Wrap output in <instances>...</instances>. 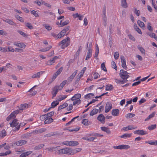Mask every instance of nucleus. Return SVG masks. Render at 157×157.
Segmentation results:
<instances>
[{
  "label": "nucleus",
  "instance_id": "obj_1",
  "mask_svg": "<svg viewBox=\"0 0 157 157\" xmlns=\"http://www.w3.org/2000/svg\"><path fill=\"white\" fill-rule=\"evenodd\" d=\"M73 148H64L58 150L57 152L59 154H67L68 155H73L82 150L81 148H76L73 149Z\"/></svg>",
  "mask_w": 157,
  "mask_h": 157
},
{
  "label": "nucleus",
  "instance_id": "obj_2",
  "mask_svg": "<svg viewBox=\"0 0 157 157\" xmlns=\"http://www.w3.org/2000/svg\"><path fill=\"white\" fill-rule=\"evenodd\" d=\"M70 39L69 37H67L66 38L64 39L60 42L61 44H62L61 48L64 49L68 46L70 44Z\"/></svg>",
  "mask_w": 157,
  "mask_h": 157
},
{
  "label": "nucleus",
  "instance_id": "obj_3",
  "mask_svg": "<svg viewBox=\"0 0 157 157\" xmlns=\"http://www.w3.org/2000/svg\"><path fill=\"white\" fill-rule=\"evenodd\" d=\"M128 73L126 71L121 69L120 70L119 75L121 78L123 80L127 79L129 77Z\"/></svg>",
  "mask_w": 157,
  "mask_h": 157
},
{
  "label": "nucleus",
  "instance_id": "obj_4",
  "mask_svg": "<svg viewBox=\"0 0 157 157\" xmlns=\"http://www.w3.org/2000/svg\"><path fill=\"white\" fill-rule=\"evenodd\" d=\"M59 90H60L58 85L52 88L51 91V93L52 95V98L56 96Z\"/></svg>",
  "mask_w": 157,
  "mask_h": 157
},
{
  "label": "nucleus",
  "instance_id": "obj_5",
  "mask_svg": "<svg viewBox=\"0 0 157 157\" xmlns=\"http://www.w3.org/2000/svg\"><path fill=\"white\" fill-rule=\"evenodd\" d=\"M121 66L125 70H127V67L126 66V60L124 57L123 56H121Z\"/></svg>",
  "mask_w": 157,
  "mask_h": 157
},
{
  "label": "nucleus",
  "instance_id": "obj_6",
  "mask_svg": "<svg viewBox=\"0 0 157 157\" xmlns=\"http://www.w3.org/2000/svg\"><path fill=\"white\" fill-rule=\"evenodd\" d=\"M135 134H137L140 135H144L147 134V132L143 130H138L134 132Z\"/></svg>",
  "mask_w": 157,
  "mask_h": 157
},
{
  "label": "nucleus",
  "instance_id": "obj_7",
  "mask_svg": "<svg viewBox=\"0 0 157 157\" xmlns=\"http://www.w3.org/2000/svg\"><path fill=\"white\" fill-rule=\"evenodd\" d=\"M112 108V105L111 103L110 102H107L105 107V112L106 113L108 112Z\"/></svg>",
  "mask_w": 157,
  "mask_h": 157
},
{
  "label": "nucleus",
  "instance_id": "obj_8",
  "mask_svg": "<svg viewBox=\"0 0 157 157\" xmlns=\"http://www.w3.org/2000/svg\"><path fill=\"white\" fill-rule=\"evenodd\" d=\"M97 120L102 123H104L105 120V117L103 114H99L97 117Z\"/></svg>",
  "mask_w": 157,
  "mask_h": 157
},
{
  "label": "nucleus",
  "instance_id": "obj_9",
  "mask_svg": "<svg viewBox=\"0 0 157 157\" xmlns=\"http://www.w3.org/2000/svg\"><path fill=\"white\" fill-rule=\"evenodd\" d=\"M46 129L45 128H41L38 130H36L32 132L33 133L40 134L45 132Z\"/></svg>",
  "mask_w": 157,
  "mask_h": 157
},
{
  "label": "nucleus",
  "instance_id": "obj_10",
  "mask_svg": "<svg viewBox=\"0 0 157 157\" xmlns=\"http://www.w3.org/2000/svg\"><path fill=\"white\" fill-rule=\"evenodd\" d=\"M45 119L46 120L44 121L45 124H49L53 121V119L51 117H43L40 119Z\"/></svg>",
  "mask_w": 157,
  "mask_h": 157
},
{
  "label": "nucleus",
  "instance_id": "obj_11",
  "mask_svg": "<svg viewBox=\"0 0 157 157\" xmlns=\"http://www.w3.org/2000/svg\"><path fill=\"white\" fill-rule=\"evenodd\" d=\"M26 142L27 141L25 140H20L16 142L15 143H14V145L15 146V144L18 146H21L25 144Z\"/></svg>",
  "mask_w": 157,
  "mask_h": 157
},
{
  "label": "nucleus",
  "instance_id": "obj_12",
  "mask_svg": "<svg viewBox=\"0 0 157 157\" xmlns=\"http://www.w3.org/2000/svg\"><path fill=\"white\" fill-rule=\"evenodd\" d=\"M54 114V112L53 111L51 112L48 113L47 114H44L40 116V118L41 119L43 117H51L53 116Z\"/></svg>",
  "mask_w": 157,
  "mask_h": 157
},
{
  "label": "nucleus",
  "instance_id": "obj_13",
  "mask_svg": "<svg viewBox=\"0 0 157 157\" xmlns=\"http://www.w3.org/2000/svg\"><path fill=\"white\" fill-rule=\"evenodd\" d=\"M77 71H78L77 70H76L67 79L68 82H71L72 81L74 78L75 77V76L77 74Z\"/></svg>",
  "mask_w": 157,
  "mask_h": 157
},
{
  "label": "nucleus",
  "instance_id": "obj_14",
  "mask_svg": "<svg viewBox=\"0 0 157 157\" xmlns=\"http://www.w3.org/2000/svg\"><path fill=\"white\" fill-rule=\"evenodd\" d=\"M2 20L6 23H7L10 25H16V24L13 22L11 20L9 19H2Z\"/></svg>",
  "mask_w": 157,
  "mask_h": 157
},
{
  "label": "nucleus",
  "instance_id": "obj_15",
  "mask_svg": "<svg viewBox=\"0 0 157 157\" xmlns=\"http://www.w3.org/2000/svg\"><path fill=\"white\" fill-rule=\"evenodd\" d=\"M44 73V71H41L38 72L36 74H34L32 76L33 78H39L40 77V75H42Z\"/></svg>",
  "mask_w": 157,
  "mask_h": 157
},
{
  "label": "nucleus",
  "instance_id": "obj_16",
  "mask_svg": "<svg viewBox=\"0 0 157 157\" xmlns=\"http://www.w3.org/2000/svg\"><path fill=\"white\" fill-rule=\"evenodd\" d=\"M101 130L109 134L111 133V132L109 130V129L105 127H101Z\"/></svg>",
  "mask_w": 157,
  "mask_h": 157
},
{
  "label": "nucleus",
  "instance_id": "obj_17",
  "mask_svg": "<svg viewBox=\"0 0 157 157\" xmlns=\"http://www.w3.org/2000/svg\"><path fill=\"white\" fill-rule=\"evenodd\" d=\"M10 126L12 127H15L17 126L18 124V123L17 122V120L16 119L13 120L12 122L10 123Z\"/></svg>",
  "mask_w": 157,
  "mask_h": 157
},
{
  "label": "nucleus",
  "instance_id": "obj_18",
  "mask_svg": "<svg viewBox=\"0 0 157 157\" xmlns=\"http://www.w3.org/2000/svg\"><path fill=\"white\" fill-rule=\"evenodd\" d=\"M32 151H29L26 152L22 153L20 156V157H26L31 153Z\"/></svg>",
  "mask_w": 157,
  "mask_h": 157
},
{
  "label": "nucleus",
  "instance_id": "obj_19",
  "mask_svg": "<svg viewBox=\"0 0 157 157\" xmlns=\"http://www.w3.org/2000/svg\"><path fill=\"white\" fill-rule=\"evenodd\" d=\"M92 56V50H90V49H88V52L87 56L85 59L86 60H87L90 58Z\"/></svg>",
  "mask_w": 157,
  "mask_h": 157
},
{
  "label": "nucleus",
  "instance_id": "obj_20",
  "mask_svg": "<svg viewBox=\"0 0 157 157\" xmlns=\"http://www.w3.org/2000/svg\"><path fill=\"white\" fill-rule=\"evenodd\" d=\"M66 32L63 29L58 35V38H60L62 37L63 36L65 35Z\"/></svg>",
  "mask_w": 157,
  "mask_h": 157
},
{
  "label": "nucleus",
  "instance_id": "obj_21",
  "mask_svg": "<svg viewBox=\"0 0 157 157\" xmlns=\"http://www.w3.org/2000/svg\"><path fill=\"white\" fill-rule=\"evenodd\" d=\"M119 113V110L118 109H114L112 110V114L114 116H117Z\"/></svg>",
  "mask_w": 157,
  "mask_h": 157
},
{
  "label": "nucleus",
  "instance_id": "obj_22",
  "mask_svg": "<svg viewBox=\"0 0 157 157\" xmlns=\"http://www.w3.org/2000/svg\"><path fill=\"white\" fill-rule=\"evenodd\" d=\"M82 123L83 124L86 126H88L91 124V122L90 121H89L87 119H84L83 120Z\"/></svg>",
  "mask_w": 157,
  "mask_h": 157
},
{
  "label": "nucleus",
  "instance_id": "obj_23",
  "mask_svg": "<svg viewBox=\"0 0 157 157\" xmlns=\"http://www.w3.org/2000/svg\"><path fill=\"white\" fill-rule=\"evenodd\" d=\"M68 106V104L66 102L64 103L63 104L60 105L58 107V110L59 111L61 109L66 108Z\"/></svg>",
  "mask_w": 157,
  "mask_h": 157
},
{
  "label": "nucleus",
  "instance_id": "obj_24",
  "mask_svg": "<svg viewBox=\"0 0 157 157\" xmlns=\"http://www.w3.org/2000/svg\"><path fill=\"white\" fill-rule=\"evenodd\" d=\"M121 5L124 8H126L128 6L126 0H121Z\"/></svg>",
  "mask_w": 157,
  "mask_h": 157
},
{
  "label": "nucleus",
  "instance_id": "obj_25",
  "mask_svg": "<svg viewBox=\"0 0 157 157\" xmlns=\"http://www.w3.org/2000/svg\"><path fill=\"white\" fill-rule=\"evenodd\" d=\"M78 144V142L75 141H70V146L75 147Z\"/></svg>",
  "mask_w": 157,
  "mask_h": 157
},
{
  "label": "nucleus",
  "instance_id": "obj_26",
  "mask_svg": "<svg viewBox=\"0 0 157 157\" xmlns=\"http://www.w3.org/2000/svg\"><path fill=\"white\" fill-rule=\"evenodd\" d=\"M98 109H94L90 112V116H93L94 115L98 113Z\"/></svg>",
  "mask_w": 157,
  "mask_h": 157
},
{
  "label": "nucleus",
  "instance_id": "obj_27",
  "mask_svg": "<svg viewBox=\"0 0 157 157\" xmlns=\"http://www.w3.org/2000/svg\"><path fill=\"white\" fill-rule=\"evenodd\" d=\"M67 81L66 80H64L60 85L59 86H58V87L59 88V90H61L63 87L65 86L67 82Z\"/></svg>",
  "mask_w": 157,
  "mask_h": 157
},
{
  "label": "nucleus",
  "instance_id": "obj_28",
  "mask_svg": "<svg viewBox=\"0 0 157 157\" xmlns=\"http://www.w3.org/2000/svg\"><path fill=\"white\" fill-rule=\"evenodd\" d=\"M146 143H148L151 145H157V140L154 141L153 140H149L145 142Z\"/></svg>",
  "mask_w": 157,
  "mask_h": 157
},
{
  "label": "nucleus",
  "instance_id": "obj_29",
  "mask_svg": "<svg viewBox=\"0 0 157 157\" xmlns=\"http://www.w3.org/2000/svg\"><path fill=\"white\" fill-rule=\"evenodd\" d=\"M59 104V102L58 101L56 100L54 101L51 104V108H54Z\"/></svg>",
  "mask_w": 157,
  "mask_h": 157
},
{
  "label": "nucleus",
  "instance_id": "obj_30",
  "mask_svg": "<svg viewBox=\"0 0 157 157\" xmlns=\"http://www.w3.org/2000/svg\"><path fill=\"white\" fill-rule=\"evenodd\" d=\"M55 135H58V136H59V133H55V132H51L45 135L44 137H49Z\"/></svg>",
  "mask_w": 157,
  "mask_h": 157
},
{
  "label": "nucleus",
  "instance_id": "obj_31",
  "mask_svg": "<svg viewBox=\"0 0 157 157\" xmlns=\"http://www.w3.org/2000/svg\"><path fill=\"white\" fill-rule=\"evenodd\" d=\"M137 24L139 26L143 29H144L145 27L144 23L140 20L137 21Z\"/></svg>",
  "mask_w": 157,
  "mask_h": 157
},
{
  "label": "nucleus",
  "instance_id": "obj_32",
  "mask_svg": "<svg viewBox=\"0 0 157 157\" xmlns=\"http://www.w3.org/2000/svg\"><path fill=\"white\" fill-rule=\"evenodd\" d=\"M100 148H98L97 149H96L94 150L93 152L95 153H102L104 152L105 151L103 150L100 149Z\"/></svg>",
  "mask_w": 157,
  "mask_h": 157
},
{
  "label": "nucleus",
  "instance_id": "obj_33",
  "mask_svg": "<svg viewBox=\"0 0 157 157\" xmlns=\"http://www.w3.org/2000/svg\"><path fill=\"white\" fill-rule=\"evenodd\" d=\"M131 134L125 133L121 136L120 137L121 138H124L125 139L129 138L131 136Z\"/></svg>",
  "mask_w": 157,
  "mask_h": 157
},
{
  "label": "nucleus",
  "instance_id": "obj_34",
  "mask_svg": "<svg viewBox=\"0 0 157 157\" xmlns=\"http://www.w3.org/2000/svg\"><path fill=\"white\" fill-rule=\"evenodd\" d=\"M28 104H21L19 109L20 110H22L23 109L25 108L26 107H28Z\"/></svg>",
  "mask_w": 157,
  "mask_h": 157
},
{
  "label": "nucleus",
  "instance_id": "obj_35",
  "mask_svg": "<svg viewBox=\"0 0 157 157\" xmlns=\"http://www.w3.org/2000/svg\"><path fill=\"white\" fill-rule=\"evenodd\" d=\"M15 151L17 154H20L23 152L24 150H22L21 148H16Z\"/></svg>",
  "mask_w": 157,
  "mask_h": 157
},
{
  "label": "nucleus",
  "instance_id": "obj_36",
  "mask_svg": "<svg viewBox=\"0 0 157 157\" xmlns=\"http://www.w3.org/2000/svg\"><path fill=\"white\" fill-rule=\"evenodd\" d=\"M106 90H112L113 88V86L112 85H110L109 86L108 85H106Z\"/></svg>",
  "mask_w": 157,
  "mask_h": 157
},
{
  "label": "nucleus",
  "instance_id": "obj_37",
  "mask_svg": "<svg viewBox=\"0 0 157 157\" xmlns=\"http://www.w3.org/2000/svg\"><path fill=\"white\" fill-rule=\"evenodd\" d=\"M138 48L139 50L141 52L142 54L144 55L145 54V51L144 49L142 47L139 46H138Z\"/></svg>",
  "mask_w": 157,
  "mask_h": 157
},
{
  "label": "nucleus",
  "instance_id": "obj_38",
  "mask_svg": "<svg viewBox=\"0 0 157 157\" xmlns=\"http://www.w3.org/2000/svg\"><path fill=\"white\" fill-rule=\"evenodd\" d=\"M25 25L26 27H28L29 29H33V27L31 25V24L29 22L25 23Z\"/></svg>",
  "mask_w": 157,
  "mask_h": 157
},
{
  "label": "nucleus",
  "instance_id": "obj_39",
  "mask_svg": "<svg viewBox=\"0 0 157 157\" xmlns=\"http://www.w3.org/2000/svg\"><path fill=\"white\" fill-rule=\"evenodd\" d=\"M17 32L21 35H22L24 37H27V35L25 33L21 31L20 30H17Z\"/></svg>",
  "mask_w": 157,
  "mask_h": 157
},
{
  "label": "nucleus",
  "instance_id": "obj_40",
  "mask_svg": "<svg viewBox=\"0 0 157 157\" xmlns=\"http://www.w3.org/2000/svg\"><path fill=\"white\" fill-rule=\"evenodd\" d=\"M156 124H152L151 125L149 126L148 127V129L149 130H152L154 129H155L156 128Z\"/></svg>",
  "mask_w": 157,
  "mask_h": 157
},
{
  "label": "nucleus",
  "instance_id": "obj_41",
  "mask_svg": "<svg viewBox=\"0 0 157 157\" xmlns=\"http://www.w3.org/2000/svg\"><path fill=\"white\" fill-rule=\"evenodd\" d=\"M33 133H32V132L30 133L27 132L26 133L24 134L23 136L25 138H28L31 137V134Z\"/></svg>",
  "mask_w": 157,
  "mask_h": 157
},
{
  "label": "nucleus",
  "instance_id": "obj_42",
  "mask_svg": "<svg viewBox=\"0 0 157 157\" xmlns=\"http://www.w3.org/2000/svg\"><path fill=\"white\" fill-rule=\"evenodd\" d=\"M43 26L45 27L46 29L48 31H50L52 29V27L46 24H43Z\"/></svg>",
  "mask_w": 157,
  "mask_h": 157
},
{
  "label": "nucleus",
  "instance_id": "obj_43",
  "mask_svg": "<svg viewBox=\"0 0 157 157\" xmlns=\"http://www.w3.org/2000/svg\"><path fill=\"white\" fill-rule=\"evenodd\" d=\"M69 23V21L68 20H67L62 22L61 24V26H59V27H62L65 25H67Z\"/></svg>",
  "mask_w": 157,
  "mask_h": 157
},
{
  "label": "nucleus",
  "instance_id": "obj_44",
  "mask_svg": "<svg viewBox=\"0 0 157 157\" xmlns=\"http://www.w3.org/2000/svg\"><path fill=\"white\" fill-rule=\"evenodd\" d=\"M109 44L110 47L111 48L113 45L112 39L111 37V36L110 35L109 36Z\"/></svg>",
  "mask_w": 157,
  "mask_h": 157
},
{
  "label": "nucleus",
  "instance_id": "obj_45",
  "mask_svg": "<svg viewBox=\"0 0 157 157\" xmlns=\"http://www.w3.org/2000/svg\"><path fill=\"white\" fill-rule=\"evenodd\" d=\"M31 13L36 17H39V16L38 13H37L34 10H33L31 11Z\"/></svg>",
  "mask_w": 157,
  "mask_h": 157
},
{
  "label": "nucleus",
  "instance_id": "obj_46",
  "mask_svg": "<svg viewBox=\"0 0 157 157\" xmlns=\"http://www.w3.org/2000/svg\"><path fill=\"white\" fill-rule=\"evenodd\" d=\"M101 69L105 71H107V69L105 66L104 63H102L101 64Z\"/></svg>",
  "mask_w": 157,
  "mask_h": 157
},
{
  "label": "nucleus",
  "instance_id": "obj_47",
  "mask_svg": "<svg viewBox=\"0 0 157 157\" xmlns=\"http://www.w3.org/2000/svg\"><path fill=\"white\" fill-rule=\"evenodd\" d=\"M67 95H63L62 96L61 95H60L59 96V98L58 99V101H60L62 100L65 99L67 98Z\"/></svg>",
  "mask_w": 157,
  "mask_h": 157
},
{
  "label": "nucleus",
  "instance_id": "obj_48",
  "mask_svg": "<svg viewBox=\"0 0 157 157\" xmlns=\"http://www.w3.org/2000/svg\"><path fill=\"white\" fill-rule=\"evenodd\" d=\"M55 63L54 61L52 59H50L47 62V64L48 65H51Z\"/></svg>",
  "mask_w": 157,
  "mask_h": 157
},
{
  "label": "nucleus",
  "instance_id": "obj_49",
  "mask_svg": "<svg viewBox=\"0 0 157 157\" xmlns=\"http://www.w3.org/2000/svg\"><path fill=\"white\" fill-rule=\"evenodd\" d=\"M147 29L150 31H153V28L151 26V24L150 22L147 23Z\"/></svg>",
  "mask_w": 157,
  "mask_h": 157
},
{
  "label": "nucleus",
  "instance_id": "obj_50",
  "mask_svg": "<svg viewBox=\"0 0 157 157\" xmlns=\"http://www.w3.org/2000/svg\"><path fill=\"white\" fill-rule=\"evenodd\" d=\"M82 49V48H81V46H80L79 47V48L78 49V51H77L76 54L75 55L76 57H77L79 56V51L81 50Z\"/></svg>",
  "mask_w": 157,
  "mask_h": 157
},
{
  "label": "nucleus",
  "instance_id": "obj_51",
  "mask_svg": "<svg viewBox=\"0 0 157 157\" xmlns=\"http://www.w3.org/2000/svg\"><path fill=\"white\" fill-rule=\"evenodd\" d=\"M81 100L80 99H78L75 101H74L73 102V105H75L76 104L78 105L80 104L81 103Z\"/></svg>",
  "mask_w": 157,
  "mask_h": 157
},
{
  "label": "nucleus",
  "instance_id": "obj_52",
  "mask_svg": "<svg viewBox=\"0 0 157 157\" xmlns=\"http://www.w3.org/2000/svg\"><path fill=\"white\" fill-rule=\"evenodd\" d=\"M134 12L138 16L140 15V11L139 10H137L136 8L134 9Z\"/></svg>",
  "mask_w": 157,
  "mask_h": 157
},
{
  "label": "nucleus",
  "instance_id": "obj_53",
  "mask_svg": "<svg viewBox=\"0 0 157 157\" xmlns=\"http://www.w3.org/2000/svg\"><path fill=\"white\" fill-rule=\"evenodd\" d=\"M114 57L115 59H117L119 57V54L118 52H116L114 53Z\"/></svg>",
  "mask_w": 157,
  "mask_h": 157
},
{
  "label": "nucleus",
  "instance_id": "obj_54",
  "mask_svg": "<svg viewBox=\"0 0 157 157\" xmlns=\"http://www.w3.org/2000/svg\"><path fill=\"white\" fill-rule=\"evenodd\" d=\"M18 47L21 48H25L26 47V45L23 43H18Z\"/></svg>",
  "mask_w": 157,
  "mask_h": 157
},
{
  "label": "nucleus",
  "instance_id": "obj_55",
  "mask_svg": "<svg viewBox=\"0 0 157 157\" xmlns=\"http://www.w3.org/2000/svg\"><path fill=\"white\" fill-rule=\"evenodd\" d=\"M63 69V67H61L56 72V73H57V74L58 75H59L61 73V72L62 71Z\"/></svg>",
  "mask_w": 157,
  "mask_h": 157
},
{
  "label": "nucleus",
  "instance_id": "obj_56",
  "mask_svg": "<svg viewBox=\"0 0 157 157\" xmlns=\"http://www.w3.org/2000/svg\"><path fill=\"white\" fill-rule=\"evenodd\" d=\"M147 34L149 35L150 37L153 38L155 36V34L154 33H150L149 32L147 33Z\"/></svg>",
  "mask_w": 157,
  "mask_h": 157
},
{
  "label": "nucleus",
  "instance_id": "obj_57",
  "mask_svg": "<svg viewBox=\"0 0 157 157\" xmlns=\"http://www.w3.org/2000/svg\"><path fill=\"white\" fill-rule=\"evenodd\" d=\"M0 51H2L4 52H7V50L4 48L0 47Z\"/></svg>",
  "mask_w": 157,
  "mask_h": 157
},
{
  "label": "nucleus",
  "instance_id": "obj_58",
  "mask_svg": "<svg viewBox=\"0 0 157 157\" xmlns=\"http://www.w3.org/2000/svg\"><path fill=\"white\" fill-rule=\"evenodd\" d=\"M8 51H9V52H13L14 51V49L12 47H11V46L9 47H8ZM7 51H8V50H7Z\"/></svg>",
  "mask_w": 157,
  "mask_h": 157
},
{
  "label": "nucleus",
  "instance_id": "obj_59",
  "mask_svg": "<svg viewBox=\"0 0 157 157\" xmlns=\"http://www.w3.org/2000/svg\"><path fill=\"white\" fill-rule=\"evenodd\" d=\"M146 101V100L144 98L141 99L140 101L139 102V104L141 105V104L144 103Z\"/></svg>",
  "mask_w": 157,
  "mask_h": 157
},
{
  "label": "nucleus",
  "instance_id": "obj_60",
  "mask_svg": "<svg viewBox=\"0 0 157 157\" xmlns=\"http://www.w3.org/2000/svg\"><path fill=\"white\" fill-rule=\"evenodd\" d=\"M33 2L34 3L37 4L38 6H40L41 5V2L39 0L34 1Z\"/></svg>",
  "mask_w": 157,
  "mask_h": 157
},
{
  "label": "nucleus",
  "instance_id": "obj_61",
  "mask_svg": "<svg viewBox=\"0 0 157 157\" xmlns=\"http://www.w3.org/2000/svg\"><path fill=\"white\" fill-rule=\"evenodd\" d=\"M81 94H77L75 95V98L76 99L80 98L81 97Z\"/></svg>",
  "mask_w": 157,
  "mask_h": 157
},
{
  "label": "nucleus",
  "instance_id": "obj_62",
  "mask_svg": "<svg viewBox=\"0 0 157 157\" xmlns=\"http://www.w3.org/2000/svg\"><path fill=\"white\" fill-rule=\"evenodd\" d=\"M2 136L4 137L6 135V130L5 129H3L2 131Z\"/></svg>",
  "mask_w": 157,
  "mask_h": 157
},
{
  "label": "nucleus",
  "instance_id": "obj_63",
  "mask_svg": "<svg viewBox=\"0 0 157 157\" xmlns=\"http://www.w3.org/2000/svg\"><path fill=\"white\" fill-rule=\"evenodd\" d=\"M84 25L86 26L88 24V21L86 17H85L84 19Z\"/></svg>",
  "mask_w": 157,
  "mask_h": 157
},
{
  "label": "nucleus",
  "instance_id": "obj_64",
  "mask_svg": "<svg viewBox=\"0 0 157 157\" xmlns=\"http://www.w3.org/2000/svg\"><path fill=\"white\" fill-rule=\"evenodd\" d=\"M128 36L129 37L130 39L131 40L135 41V38L131 34H129L128 35Z\"/></svg>",
  "mask_w": 157,
  "mask_h": 157
}]
</instances>
